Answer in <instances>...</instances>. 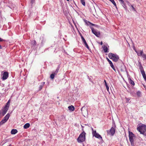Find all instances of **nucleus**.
I'll use <instances>...</instances> for the list:
<instances>
[{"mask_svg": "<svg viewBox=\"0 0 146 146\" xmlns=\"http://www.w3.org/2000/svg\"><path fill=\"white\" fill-rule=\"evenodd\" d=\"M80 36L81 37L82 36V34L80 33Z\"/></svg>", "mask_w": 146, "mask_h": 146, "instance_id": "nucleus-48", "label": "nucleus"}, {"mask_svg": "<svg viewBox=\"0 0 146 146\" xmlns=\"http://www.w3.org/2000/svg\"><path fill=\"white\" fill-rule=\"evenodd\" d=\"M135 51L138 56H141L143 53V50H139L138 51L135 50Z\"/></svg>", "mask_w": 146, "mask_h": 146, "instance_id": "nucleus-11", "label": "nucleus"}, {"mask_svg": "<svg viewBox=\"0 0 146 146\" xmlns=\"http://www.w3.org/2000/svg\"><path fill=\"white\" fill-rule=\"evenodd\" d=\"M84 22L88 26H89L90 25H92V23L90 22L89 21H88L87 20H85Z\"/></svg>", "mask_w": 146, "mask_h": 146, "instance_id": "nucleus-22", "label": "nucleus"}, {"mask_svg": "<svg viewBox=\"0 0 146 146\" xmlns=\"http://www.w3.org/2000/svg\"><path fill=\"white\" fill-rule=\"evenodd\" d=\"M36 43V41H35V42H34V44H35V43Z\"/></svg>", "mask_w": 146, "mask_h": 146, "instance_id": "nucleus-49", "label": "nucleus"}, {"mask_svg": "<svg viewBox=\"0 0 146 146\" xmlns=\"http://www.w3.org/2000/svg\"><path fill=\"white\" fill-rule=\"evenodd\" d=\"M68 108L69 110L71 111H73L75 110L74 107L73 106H69L68 107Z\"/></svg>", "mask_w": 146, "mask_h": 146, "instance_id": "nucleus-15", "label": "nucleus"}, {"mask_svg": "<svg viewBox=\"0 0 146 146\" xmlns=\"http://www.w3.org/2000/svg\"><path fill=\"white\" fill-rule=\"evenodd\" d=\"M131 8H132V9H133V10L135 11H136V10L135 9V8L133 6V5H131Z\"/></svg>", "mask_w": 146, "mask_h": 146, "instance_id": "nucleus-34", "label": "nucleus"}, {"mask_svg": "<svg viewBox=\"0 0 146 146\" xmlns=\"http://www.w3.org/2000/svg\"><path fill=\"white\" fill-rule=\"evenodd\" d=\"M60 67L59 65H58L56 69V70L55 71H53L52 73L54 74L55 75H56L58 72L59 69H60Z\"/></svg>", "mask_w": 146, "mask_h": 146, "instance_id": "nucleus-13", "label": "nucleus"}, {"mask_svg": "<svg viewBox=\"0 0 146 146\" xmlns=\"http://www.w3.org/2000/svg\"><path fill=\"white\" fill-rule=\"evenodd\" d=\"M10 100H9L6 104V105L5 106V107L9 109L10 106Z\"/></svg>", "mask_w": 146, "mask_h": 146, "instance_id": "nucleus-21", "label": "nucleus"}, {"mask_svg": "<svg viewBox=\"0 0 146 146\" xmlns=\"http://www.w3.org/2000/svg\"><path fill=\"white\" fill-rule=\"evenodd\" d=\"M111 67L115 71H116L115 68L114 66L113 65L112 66H111Z\"/></svg>", "mask_w": 146, "mask_h": 146, "instance_id": "nucleus-37", "label": "nucleus"}, {"mask_svg": "<svg viewBox=\"0 0 146 146\" xmlns=\"http://www.w3.org/2000/svg\"><path fill=\"white\" fill-rule=\"evenodd\" d=\"M119 1L125 10L127 11V7L124 1L123 0H119Z\"/></svg>", "mask_w": 146, "mask_h": 146, "instance_id": "nucleus-9", "label": "nucleus"}, {"mask_svg": "<svg viewBox=\"0 0 146 146\" xmlns=\"http://www.w3.org/2000/svg\"><path fill=\"white\" fill-rule=\"evenodd\" d=\"M83 130V132L79 135L77 139V141L79 143H81L84 141L86 139V133Z\"/></svg>", "mask_w": 146, "mask_h": 146, "instance_id": "nucleus-1", "label": "nucleus"}, {"mask_svg": "<svg viewBox=\"0 0 146 146\" xmlns=\"http://www.w3.org/2000/svg\"><path fill=\"white\" fill-rule=\"evenodd\" d=\"M139 69L140 70L141 72H142V71H143L144 70L143 69V68L142 65H140L139 66Z\"/></svg>", "mask_w": 146, "mask_h": 146, "instance_id": "nucleus-28", "label": "nucleus"}, {"mask_svg": "<svg viewBox=\"0 0 146 146\" xmlns=\"http://www.w3.org/2000/svg\"><path fill=\"white\" fill-rule=\"evenodd\" d=\"M9 75L8 73L7 72H4L3 75L2 79L3 80H5L7 79Z\"/></svg>", "mask_w": 146, "mask_h": 146, "instance_id": "nucleus-10", "label": "nucleus"}, {"mask_svg": "<svg viewBox=\"0 0 146 146\" xmlns=\"http://www.w3.org/2000/svg\"><path fill=\"white\" fill-rule=\"evenodd\" d=\"M35 0H31V3L32 4H33L35 2Z\"/></svg>", "mask_w": 146, "mask_h": 146, "instance_id": "nucleus-36", "label": "nucleus"}, {"mask_svg": "<svg viewBox=\"0 0 146 146\" xmlns=\"http://www.w3.org/2000/svg\"><path fill=\"white\" fill-rule=\"evenodd\" d=\"M100 44L101 45L103 44V42H102V41L101 42H100Z\"/></svg>", "mask_w": 146, "mask_h": 146, "instance_id": "nucleus-45", "label": "nucleus"}, {"mask_svg": "<svg viewBox=\"0 0 146 146\" xmlns=\"http://www.w3.org/2000/svg\"><path fill=\"white\" fill-rule=\"evenodd\" d=\"M108 57L110 58L111 59L115 62H117L119 59V56L116 54L110 53L108 54Z\"/></svg>", "mask_w": 146, "mask_h": 146, "instance_id": "nucleus-2", "label": "nucleus"}, {"mask_svg": "<svg viewBox=\"0 0 146 146\" xmlns=\"http://www.w3.org/2000/svg\"><path fill=\"white\" fill-rule=\"evenodd\" d=\"M129 139L131 143V145L132 146H134V138L135 137V135L133 133L130 132L129 131Z\"/></svg>", "mask_w": 146, "mask_h": 146, "instance_id": "nucleus-4", "label": "nucleus"}, {"mask_svg": "<svg viewBox=\"0 0 146 146\" xmlns=\"http://www.w3.org/2000/svg\"><path fill=\"white\" fill-rule=\"evenodd\" d=\"M3 41H4V40L3 39L1 38H0V42H2Z\"/></svg>", "mask_w": 146, "mask_h": 146, "instance_id": "nucleus-42", "label": "nucleus"}, {"mask_svg": "<svg viewBox=\"0 0 146 146\" xmlns=\"http://www.w3.org/2000/svg\"><path fill=\"white\" fill-rule=\"evenodd\" d=\"M17 132V130L16 129H12L11 131V133L12 134H15Z\"/></svg>", "mask_w": 146, "mask_h": 146, "instance_id": "nucleus-16", "label": "nucleus"}, {"mask_svg": "<svg viewBox=\"0 0 146 146\" xmlns=\"http://www.w3.org/2000/svg\"><path fill=\"white\" fill-rule=\"evenodd\" d=\"M106 87L107 90H108V91L109 89V87L108 86V85H106Z\"/></svg>", "mask_w": 146, "mask_h": 146, "instance_id": "nucleus-38", "label": "nucleus"}, {"mask_svg": "<svg viewBox=\"0 0 146 146\" xmlns=\"http://www.w3.org/2000/svg\"><path fill=\"white\" fill-rule=\"evenodd\" d=\"M81 38L82 39V41H83V40H85L83 36H81Z\"/></svg>", "mask_w": 146, "mask_h": 146, "instance_id": "nucleus-39", "label": "nucleus"}, {"mask_svg": "<svg viewBox=\"0 0 146 146\" xmlns=\"http://www.w3.org/2000/svg\"><path fill=\"white\" fill-rule=\"evenodd\" d=\"M114 5L115 8L117 9V8L116 5L114 0H109Z\"/></svg>", "mask_w": 146, "mask_h": 146, "instance_id": "nucleus-19", "label": "nucleus"}, {"mask_svg": "<svg viewBox=\"0 0 146 146\" xmlns=\"http://www.w3.org/2000/svg\"><path fill=\"white\" fill-rule=\"evenodd\" d=\"M141 72V73L143 76H144L146 75L145 74V72L144 71H142V72Z\"/></svg>", "mask_w": 146, "mask_h": 146, "instance_id": "nucleus-31", "label": "nucleus"}, {"mask_svg": "<svg viewBox=\"0 0 146 146\" xmlns=\"http://www.w3.org/2000/svg\"><path fill=\"white\" fill-rule=\"evenodd\" d=\"M110 66L111 67V66H112L113 65V63H112V62H111V63H110Z\"/></svg>", "mask_w": 146, "mask_h": 146, "instance_id": "nucleus-41", "label": "nucleus"}, {"mask_svg": "<svg viewBox=\"0 0 146 146\" xmlns=\"http://www.w3.org/2000/svg\"><path fill=\"white\" fill-rule=\"evenodd\" d=\"M82 108L81 109V110H82Z\"/></svg>", "mask_w": 146, "mask_h": 146, "instance_id": "nucleus-51", "label": "nucleus"}, {"mask_svg": "<svg viewBox=\"0 0 146 146\" xmlns=\"http://www.w3.org/2000/svg\"><path fill=\"white\" fill-rule=\"evenodd\" d=\"M106 59L108 61V62L109 64L112 62L108 58H107Z\"/></svg>", "mask_w": 146, "mask_h": 146, "instance_id": "nucleus-33", "label": "nucleus"}, {"mask_svg": "<svg viewBox=\"0 0 146 146\" xmlns=\"http://www.w3.org/2000/svg\"><path fill=\"white\" fill-rule=\"evenodd\" d=\"M6 121H5L4 120H3V119L0 122V126L2 125L5 123Z\"/></svg>", "mask_w": 146, "mask_h": 146, "instance_id": "nucleus-23", "label": "nucleus"}, {"mask_svg": "<svg viewBox=\"0 0 146 146\" xmlns=\"http://www.w3.org/2000/svg\"><path fill=\"white\" fill-rule=\"evenodd\" d=\"M10 114L9 113H7L6 115L3 118V119L5 121H7L8 119H9L10 117Z\"/></svg>", "mask_w": 146, "mask_h": 146, "instance_id": "nucleus-12", "label": "nucleus"}, {"mask_svg": "<svg viewBox=\"0 0 146 146\" xmlns=\"http://www.w3.org/2000/svg\"><path fill=\"white\" fill-rule=\"evenodd\" d=\"M137 96L138 97H140V96L141 95V92L140 91H138L137 92Z\"/></svg>", "mask_w": 146, "mask_h": 146, "instance_id": "nucleus-29", "label": "nucleus"}, {"mask_svg": "<svg viewBox=\"0 0 146 146\" xmlns=\"http://www.w3.org/2000/svg\"><path fill=\"white\" fill-rule=\"evenodd\" d=\"M2 47H1V46L0 45V49H2Z\"/></svg>", "mask_w": 146, "mask_h": 146, "instance_id": "nucleus-47", "label": "nucleus"}, {"mask_svg": "<svg viewBox=\"0 0 146 146\" xmlns=\"http://www.w3.org/2000/svg\"><path fill=\"white\" fill-rule=\"evenodd\" d=\"M104 82L105 83V85L106 86V85H108L107 84V83H106V81L105 80H104Z\"/></svg>", "mask_w": 146, "mask_h": 146, "instance_id": "nucleus-43", "label": "nucleus"}, {"mask_svg": "<svg viewBox=\"0 0 146 146\" xmlns=\"http://www.w3.org/2000/svg\"><path fill=\"white\" fill-rule=\"evenodd\" d=\"M92 134L93 136H94L96 138H97L100 139L102 140V137L99 134L96 133V131H94L92 132Z\"/></svg>", "mask_w": 146, "mask_h": 146, "instance_id": "nucleus-7", "label": "nucleus"}, {"mask_svg": "<svg viewBox=\"0 0 146 146\" xmlns=\"http://www.w3.org/2000/svg\"><path fill=\"white\" fill-rule=\"evenodd\" d=\"M131 99V98H125V99H126L125 101H126V102H127V103L129 102V101Z\"/></svg>", "mask_w": 146, "mask_h": 146, "instance_id": "nucleus-26", "label": "nucleus"}, {"mask_svg": "<svg viewBox=\"0 0 146 146\" xmlns=\"http://www.w3.org/2000/svg\"><path fill=\"white\" fill-rule=\"evenodd\" d=\"M115 127L116 125L115 123L114 122H113L112 123V127L110 129V131H107V133L110 135L112 136H113L115 133Z\"/></svg>", "mask_w": 146, "mask_h": 146, "instance_id": "nucleus-3", "label": "nucleus"}, {"mask_svg": "<svg viewBox=\"0 0 146 146\" xmlns=\"http://www.w3.org/2000/svg\"><path fill=\"white\" fill-rule=\"evenodd\" d=\"M55 75L53 73L50 75V77L51 79H54V77Z\"/></svg>", "mask_w": 146, "mask_h": 146, "instance_id": "nucleus-27", "label": "nucleus"}, {"mask_svg": "<svg viewBox=\"0 0 146 146\" xmlns=\"http://www.w3.org/2000/svg\"><path fill=\"white\" fill-rule=\"evenodd\" d=\"M9 109L4 107V108L2 110V111H0V114H1L2 116H4L7 113Z\"/></svg>", "mask_w": 146, "mask_h": 146, "instance_id": "nucleus-8", "label": "nucleus"}, {"mask_svg": "<svg viewBox=\"0 0 146 146\" xmlns=\"http://www.w3.org/2000/svg\"><path fill=\"white\" fill-rule=\"evenodd\" d=\"M30 126V124L29 123H27L24 125L23 126V127L24 129H27Z\"/></svg>", "mask_w": 146, "mask_h": 146, "instance_id": "nucleus-17", "label": "nucleus"}, {"mask_svg": "<svg viewBox=\"0 0 146 146\" xmlns=\"http://www.w3.org/2000/svg\"><path fill=\"white\" fill-rule=\"evenodd\" d=\"M92 132L95 131H94L93 129L92 128Z\"/></svg>", "mask_w": 146, "mask_h": 146, "instance_id": "nucleus-46", "label": "nucleus"}, {"mask_svg": "<svg viewBox=\"0 0 146 146\" xmlns=\"http://www.w3.org/2000/svg\"><path fill=\"white\" fill-rule=\"evenodd\" d=\"M125 1L126 3L128 4V5L129 6H130L131 5L128 1L127 0H126Z\"/></svg>", "mask_w": 146, "mask_h": 146, "instance_id": "nucleus-30", "label": "nucleus"}, {"mask_svg": "<svg viewBox=\"0 0 146 146\" xmlns=\"http://www.w3.org/2000/svg\"><path fill=\"white\" fill-rule=\"evenodd\" d=\"M92 25L93 26H94L96 27H98V25L96 24H92Z\"/></svg>", "mask_w": 146, "mask_h": 146, "instance_id": "nucleus-35", "label": "nucleus"}, {"mask_svg": "<svg viewBox=\"0 0 146 146\" xmlns=\"http://www.w3.org/2000/svg\"><path fill=\"white\" fill-rule=\"evenodd\" d=\"M42 86H40L39 87L40 90L41 89H42Z\"/></svg>", "mask_w": 146, "mask_h": 146, "instance_id": "nucleus-44", "label": "nucleus"}, {"mask_svg": "<svg viewBox=\"0 0 146 146\" xmlns=\"http://www.w3.org/2000/svg\"><path fill=\"white\" fill-rule=\"evenodd\" d=\"M141 56L144 58L143 60H146V54H144V53H143L142 55Z\"/></svg>", "mask_w": 146, "mask_h": 146, "instance_id": "nucleus-25", "label": "nucleus"}, {"mask_svg": "<svg viewBox=\"0 0 146 146\" xmlns=\"http://www.w3.org/2000/svg\"><path fill=\"white\" fill-rule=\"evenodd\" d=\"M103 48L105 52L106 53L109 52V51L108 50V48L107 46H104L103 47Z\"/></svg>", "mask_w": 146, "mask_h": 146, "instance_id": "nucleus-20", "label": "nucleus"}, {"mask_svg": "<svg viewBox=\"0 0 146 146\" xmlns=\"http://www.w3.org/2000/svg\"><path fill=\"white\" fill-rule=\"evenodd\" d=\"M88 78L90 81L92 83H93L94 82H93L92 80V79L91 78H89V76H88Z\"/></svg>", "mask_w": 146, "mask_h": 146, "instance_id": "nucleus-32", "label": "nucleus"}, {"mask_svg": "<svg viewBox=\"0 0 146 146\" xmlns=\"http://www.w3.org/2000/svg\"><path fill=\"white\" fill-rule=\"evenodd\" d=\"M81 3L84 6H85V3L84 0H81Z\"/></svg>", "mask_w": 146, "mask_h": 146, "instance_id": "nucleus-24", "label": "nucleus"}, {"mask_svg": "<svg viewBox=\"0 0 146 146\" xmlns=\"http://www.w3.org/2000/svg\"><path fill=\"white\" fill-rule=\"evenodd\" d=\"M137 129L141 134H144L146 131V125L144 124H142L138 127Z\"/></svg>", "mask_w": 146, "mask_h": 146, "instance_id": "nucleus-5", "label": "nucleus"}, {"mask_svg": "<svg viewBox=\"0 0 146 146\" xmlns=\"http://www.w3.org/2000/svg\"><path fill=\"white\" fill-rule=\"evenodd\" d=\"M83 43L85 45V47H86V48L88 49V50H89L90 48L89 46H88V44H87L86 40H84L82 41Z\"/></svg>", "mask_w": 146, "mask_h": 146, "instance_id": "nucleus-18", "label": "nucleus"}, {"mask_svg": "<svg viewBox=\"0 0 146 146\" xmlns=\"http://www.w3.org/2000/svg\"><path fill=\"white\" fill-rule=\"evenodd\" d=\"M129 83L133 86H134L135 84L134 81L130 78H128Z\"/></svg>", "mask_w": 146, "mask_h": 146, "instance_id": "nucleus-14", "label": "nucleus"}, {"mask_svg": "<svg viewBox=\"0 0 146 146\" xmlns=\"http://www.w3.org/2000/svg\"><path fill=\"white\" fill-rule=\"evenodd\" d=\"M91 29L92 30V33L95 35L97 37H99L100 36V33L99 31H97L95 30L94 28L90 27Z\"/></svg>", "mask_w": 146, "mask_h": 146, "instance_id": "nucleus-6", "label": "nucleus"}, {"mask_svg": "<svg viewBox=\"0 0 146 146\" xmlns=\"http://www.w3.org/2000/svg\"><path fill=\"white\" fill-rule=\"evenodd\" d=\"M68 1H69V0H66Z\"/></svg>", "mask_w": 146, "mask_h": 146, "instance_id": "nucleus-50", "label": "nucleus"}, {"mask_svg": "<svg viewBox=\"0 0 146 146\" xmlns=\"http://www.w3.org/2000/svg\"><path fill=\"white\" fill-rule=\"evenodd\" d=\"M143 78H144V80H145L146 79V75L143 76Z\"/></svg>", "mask_w": 146, "mask_h": 146, "instance_id": "nucleus-40", "label": "nucleus"}]
</instances>
